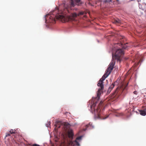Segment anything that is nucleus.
I'll use <instances>...</instances> for the list:
<instances>
[{
    "label": "nucleus",
    "mask_w": 146,
    "mask_h": 146,
    "mask_svg": "<svg viewBox=\"0 0 146 146\" xmlns=\"http://www.w3.org/2000/svg\"><path fill=\"white\" fill-rule=\"evenodd\" d=\"M99 1L103 3L104 4H108L111 1V0H99Z\"/></svg>",
    "instance_id": "1a4fd4ad"
},
{
    "label": "nucleus",
    "mask_w": 146,
    "mask_h": 146,
    "mask_svg": "<svg viewBox=\"0 0 146 146\" xmlns=\"http://www.w3.org/2000/svg\"><path fill=\"white\" fill-rule=\"evenodd\" d=\"M140 114L142 115L145 116L146 115V111L145 110H141L139 111Z\"/></svg>",
    "instance_id": "f8f14e48"
},
{
    "label": "nucleus",
    "mask_w": 146,
    "mask_h": 146,
    "mask_svg": "<svg viewBox=\"0 0 146 146\" xmlns=\"http://www.w3.org/2000/svg\"><path fill=\"white\" fill-rule=\"evenodd\" d=\"M115 86L114 83H113L109 87L108 90L107 91V93L108 94H109L110 93L111 90L113 89V88L114 86Z\"/></svg>",
    "instance_id": "423d86ee"
},
{
    "label": "nucleus",
    "mask_w": 146,
    "mask_h": 146,
    "mask_svg": "<svg viewBox=\"0 0 146 146\" xmlns=\"http://www.w3.org/2000/svg\"><path fill=\"white\" fill-rule=\"evenodd\" d=\"M15 131L16 130L15 129H11L9 131V132L11 134H15Z\"/></svg>",
    "instance_id": "ddd939ff"
},
{
    "label": "nucleus",
    "mask_w": 146,
    "mask_h": 146,
    "mask_svg": "<svg viewBox=\"0 0 146 146\" xmlns=\"http://www.w3.org/2000/svg\"><path fill=\"white\" fill-rule=\"evenodd\" d=\"M50 125V123H48V124L47 125V127H49V126Z\"/></svg>",
    "instance_id": "aec40b11"
},
{
    "label": "nucleus",
    "mask_w": 146,
    "mask_h": 146,
    "mask_svg": "<svg viewBox=\"0 0 146 146\" xmlns=\"http://www.w3.org/2000/svg\"><path fill=\"white\" fill-rule=\"evenodd\" d=\"M140 62V60L137 63V65L139 64Z\"/></svg>",
    "instance_id": "412c9836"
},
{
    "label": "nucleus",
    "mask_w": 146,
    "mask_h": 146,
    "mask_svg": "<svg viewBox=\"0 0 146 146\" xmlns=\"http://www.w3.org/2000/svg\"><path fill=\"white\" fill-rule=\"evenodd\" d=\"M118 88H116V89L115 92L113 93V95H114V96H115L117 94V92H118L117 91L118 90Z\"/></svg>",
    "instance_id": "4468645a"
},
{
    "label": "nucleus",
    "mask_w": 146,
    "mask_h": 146,
    "mask_svg": "<svg viewBox=\"0 0 146 146\" xmlns=\"http://www.w3.org/2000/svg\"><path fill=\"white\" fill-rule=\"evenodd\" d=\"M68 135L69 137L72 140L74 135V134L73 133L72 131H71L68 132Z\"/></svg>",
    "instance_id": "9d476101"
},
{
    "label": "nucleus",
    "mask_w": 146,
    "mask_h": 146,
    "mask_svg": "<svg viewBox=\"0 0 146 146\" xmlns=\"http://www.w3.org/2000/svg\"><path fill=\"white\" fill-rule=\"evenodd\" d=\"M89 4H90V5H91V4L90 3V2H89Z\"/></svg>",
    "instance_id": "4be33fe9"
},
{
    "label": "nucleus",
    "mask_w": 146,
    "mask_h": 146,
    "mask_svg": "<svg viewBox=\"0 0 146 146\" xmlns=\"http://www.w3.org/2000/svg\"><path fill=\"white\" fill-rule=\"evenodd\" d=\"M86 129H84V131H85L88 128H89L90 129H91L93 128L94 127V126L92 125V123H89L88 124L86 125Z\"/></svg>",
    "instance_id": "0eeeda50"
},
{
    "label": "nucleus",
    "mask_w": 146,
    "mask_h": 146,
    "mask_svg": "<svg viewBox=\"0 0 146 146\" xmlns=\"http://www.w3.org/2000/svg\"><path fill=\"white\" fill-rule=\"evenodd\" d=\"M143 98L145 100L144 101L146 100V93L145 94V95L144 96Z\"/></svg>",
    "instance_id": "dca6fc26"
},
{
    "label": "nucleus",
    "mask_w": 146,
    "mask_h": 146,
    "mask_svg": "<svg viewBox=\"0 0 146 146\" xmlns=\"http://www.w3.org/2000/svg\"><path fill=\"white\" fill-rule=\"evenodd\" d=\"M82 137V136H81L77 137L74 141H72V140L70 141V144L72 146H74L75 145L79 146L80 145V144L77 141L81 140Z\"/></svg>",
    "instance_id": "20e7f679"
},
{
    "label": "nucleus",
    "mask_w": 146,
    "mask_h": 146,
    "mask_svg": "<svg viewBox=\"0 0 146 146\" xmlns=\"http://www.w3.org/2000/svg\"><path fill=\"white\" fill-rule=\"evenodd\" d=\"M58 124H57L56 125V127H58V128H59L60 127V126H58Z\"/></svg>",
    "instance_id": "a211bd4d"
},
{
    "label": "nucleus",
    "mask_w": 146,
    "mask_h": 146,
    "mask_svg": "<svg viewBox=\"0 0 146 146\" xmlns=\"http://www.w3.org/2000/svg\"><path fill=\"white\" fill-rule=\"evenodd\" d=\"M128 83H127L126 84H123L121 86L120 88L122 90H125L127 89V88L128 85Z\"/></svg>",
    "instance_id": "9b49d317"
},
{
    "label": "nucleus",
    "mask_w": 146,
    "mask_h": 146,
    "mask_svg": "<svg viewBox=\"0 0 146 146\" xmlns=\"http://www.w3.org/2000/svg\"><path fill=\"white\" fill-rule=\"evenodd\" d=\"M11 134L9 132L6 133L5 137H6L8 136H10Z\"/></svg>",
    "instance_id": "2eb2a0df"
},
{
    "label": "nucleus",
    "mask_w": 146,
    "mask_h": 146,
    "mask_svg": "<svg viewBox=\"0 0 146 146\" xmlns=\"http://www.w3.org/2000/svg\"><path fill=\"white\" fill-rule=\"evenodd\" d=\"M70 5L63 3L60 5L58 8V11H61V12L57 13L56 15L55 18L60 20L62 22H67L74 20L77 16L80 15L86 14V13L85 11H81L77 14L76 13H73L71 16H68L66 15L69 12V9H72V7L76 5L78 6H81L83 3L81 0H69Z\"/></svg>",
    "instance_id": "f03ea898"
},
{
    "label": "nucleus",
    "mask_w": 146,
    "mask_h": 146,
    "mask_svg": "<svg viewBox=\"0 0 146 146\" xmlns=\"http://www.w3.org/2000/svg\"><path fill=\"white\" fill-rule=\"evenodd\" d=\"M133 93L134 94L137 95V91H135L133 92Z\"/></svg>",
    "instance_id": "6ab92c4d"
},
{
    "label": "nucleus",
    "mask_w": 146,
    "mask_h": 146,
    "mask_svg": "<svg viewBox=\"0 0 146 146\" xmlns=\"http://www.w3.org/2000/svg\"><path fill=\"white\" fill-rule=\"evenodd\" d=\"M45 22L46 23H55V20L54 16L52 17L48 14L45 16Z\"/></svg>",
    "instance_id": "7ed1b4c3"
},
{
    "label": "nucleus",
    "mask_w": 146,
    "mask_h": 146,
    "mask_svg": "<svg viewBox=\"0 0 146 146\" xmlns=\"http://www.w3.org/2000/svg\"><path fill=\"white\" fill-rule=\"evenodd\" d=\"M121 45H122V49H118L117 50L115 54L112 53V60L109 65V67L106 70V73L104 74L98 82L97 85L98 86L100 87V88L99 89L98 91L97 97L93 98L92 100H90L88 104V107L90 108V109H89L90 110H101L103 102L101 101L97 107L96 106V105L100 99V95L102 92V90L104 89L103 81L108 76L112 70L115 63L114 60H117V61L120 62L121 60V58L124 54L123 49H126L127 47L126 44H125L124 45L122 44H121Z\"/></svg>",
    "instance_id": "f257e3e1"
},
{
    "label": "nucleus",
    "mask_w": 146,
    "mask_h": 146,
    "mask_svg": "<svg viewBox=\"0 0 146 146\" xmlns=\"http://www.w3.org/2000/svg\"><path fill=\"white\" fill-rule=\"evenodd\" d=\"M145 110H146V108Z\"/></svg>",
    "instance_id": "5701e85b"
},
{
    "label": "nucleus",
    "mask_w": 146,
    "mask_h": 146,
    "mask_svg": "<svg viewBox=\"0 0 146 146\" xmlns=\"http://www.w3.org/2000/svg\"><path fill=\"white\" fill-rule=\"evenodd\" d=\"M33 146H40L38 144H33Z\"/></svg>",
    "instance_id": "f3484780"
},
{
    "label": "nucleus",
    "mask_w": 146,
    "mask_h": 146,
    "mask_svg": "<svg viewBox=\"0 0 146 146\" xmlns=\"http://www.w3.org/2000/svg\"><path fill=\"white\" fill-rule=\"evenodd\" d=\"M139 8L143 11H146V4H139Z\"/></svg>",
    "instance_id": "39448f33"
},
{
    "label": "nucleus",
    "mask_w": 146,
    "mask_h": 146,
    "mask_svg": "<svg viewBox=\"0 0 146 146\" xmlns=\"http://www.w3.org/2000/svg\"><path fill=\"white\" fill-rule=\"evenodd\" d=\"M113 23L116 24L117 25H119V24L121 23V21L120 20L117 19V20H115L113 21Z\"/></svg>",
    "instance_id": "6e6552de"
}]
</instances>
